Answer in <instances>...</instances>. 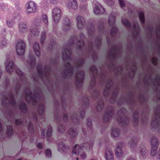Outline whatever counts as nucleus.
I'll list each match as a JSON object with an SVG mask.
<instances>
[{"label":"nucleus","mask_w":160,"mask_h":160,"mask_svg":"<svg viewBox=\"0 0 160 160\" xmlns=\"http://www.w3.org/2000/svg\"><path fill=\"white\" fill-rule=\"evenodd\" d=\"M157 148H155L151 147V150L150 152L151 155L152 156H154L155 155H157Z\"/></svg>","instance_id":"dca6fc26"},{"label":"nucleus","mask_w":160,"mask_h":160,"mask_svg":"<svg viewBox=\"0 0 160 160\" xmlns=\"http://www.w3.org/2000/svg\"><path fill=\"white\" fill-rule=\"evenodd\" d=\"M52 133V129L49 128L47 132V136L48 137H50L51 136Z\"/></svg>","instance_id":"cd10ccee"},{"label":"nucleus","mask_w":160,"mask_h":160,"mask_svg":"<svg viewBox=\"0 0 160 160\" xmlns=\"http://www.w3.org/2000/svg\"><path fill=\"white\" fill-rule=\"evenodd\" d=\"M76 160H78V158H76Z\"/></svg>","instance_id":"09e8293b"},{"label":"nucleus","mask_w":160,"mask_h":160,"mask_svg":"<svg viewBox=\"0 0 160 160\" xmlns=\"http://www.w3.org/2000/svg\"><path fill=\"white\" fill-rule=\"evenodd\" d=\"M33 49L35 53L38 56L40 55V48L38 43L37 42H35L33 45Z\"/></svg>","instance_id":"ddd939ff"},{"label":"nucleus","mask_w":160,"mask_h":160,"mask_svg":"<svg viewBox=\"0 0 160 160\" xmlns=\"http://www.w3.org/2000/svg\"><path fill=\"white\" fill-rule=\"evenodd\" d=\"M22 124V122L21 120H16V124L17 125H19Z\"/></svg>","instance_id":"ea45409f"},{"label":"nucleus","mask_w":160,"mask_h":160,"mask_svg":"<svg viewBox=\"0 0 160 160\" xmlns=\"http://www.w3.org/2000/svg\"><path fill=\"white\" fill-rule=\"evenodd\" d=\"M59 151H64L65 148L64 144L62 143H59L58 145Z\"/></svg>","instance_id":"4be33fe9"},{"label":"nucleus","mask_w":160,"mask_h":160,"mask_svg":"<svg viewBox=\"0 0 160 160\" xmlns=\"http://www.w3.org/2000/svg\"><path fill=\"white\" fill-rule=\"evenodd\" d=\"M45 37L46 36L45 34H43L42 35L41 39V43H42L44 42L45 38Z\"/></svg>","instance_id":"473e14b6"},{"label":"nucleus","mask_w":160,"mask_h":160,"mask_svg":"<svg viewBox=\"0 0 160 160\" xmlns=\"http://www.w3.org/2000/svg\"><path fill=\"white\" fill-rule=\"evenodd\" d=\"M6 65V70L8 72H10L13 70V62L10 60H7L5 63Z\"/></svg>","instance_id":"0eeeda50"},{"label":"nucleus","mask_w":160,"mask_h":160,"mask_svg":"<svg viewBox=\"0 0 160 160\" xmlns=\"http://www.w3.org/2000/svg\"><path fill=\"white\" fill-rule=\"evenodd\" d=\"M136 143V142L133 140L132 139L129 141L128 143V146L130 147H132V146L135 145Z\"/></svg>","instance_id":"b1692460"},{"label":"nucleus","mask_w":160,"mask_h":160,"mask_svg":"<svg viewBox=\"0 0 160 160\" xmlns=\"http://www.w3.org/2000/svg\"><path fill=\"white\" fill-rule=\"evenodd\" d=\"M76 134V133L75 132L73 131L70 133V134L72 137H74Z\"/></svg>","instance_id":"f704fd0d"},{"label":"nucleus","mask_w":160,"mask_h":160,"mask_svg":"<svg viewBox=\"0 0 160 160\" xmlns=\"http://www.w3.org/2000/svg\"><path fill=\"white\" fill-rule=\"evenodd\" d=\"M58 1V0H50V2L53 4L57 3Z\"/></svg>","instance_id":"72a5a7b5"},{"label":"nucleus","mask_w":160,"mask_h":160,"mask_svg":"<svg viewBox=\"0 0 160 160\" xmlns=\"http://www.w3.org/2000/svg\"><path fill=\"white\" fill-rule=\"evenodd\" d=\"M17 160H22V159L21 158H19Z\"/></svg>","instance_id":"49530a36"},{"label":"nucleus","mask_w":160,"mask_h":160,"mask_svg":"<svg viewBox=\"0 0 160 160\" xmlns=\"http://www.w3.org/2000/svg\"><path fill=\"white\" fill-rule=\"evenodd\" d=\"M123 147V144L122 142L119 143L117 145L115 154L116 157L118 158L119 159L123 156V153L122 149Z\"/></svg>","instance_id":"7ed1b4c3"},{"label":"nucleus","mask_w":160,"mask_h":160,"mask_svg":"<svg viewBox=\"0 0 160 160\" xmlns=\"http://www.w3.org/2000/svg\"><path fill=\"white\" fill-rule=\"evenodd\" d=\"M26 6L27 12L28 13H33L36 10V5L33 1H30L28 2Z\"/></svg>","instance_id":"39448f33"},{"label":"nucleus","mask_w":160,"mask_h":160,"mask_svg":"<svg viewBox=\"0 0 160 160\" xmlns=\"http://www.w3.org/2000/svg\"><path fill=\"white\" fill-rule=\"evenodd\" d=\"M158 131L160 132V127H159V128L158 129Z\"/></svg>","instance_id":"de8ad7c7"},{"label":"nucleus","mask_w":160,"mask_h":160,"mask_svg":"<svg viewBox=\"0 0 160 160\" xmlns=\"http://www.w3.org/2000/svg\"><path fill=\"white\" fill-rule=\"evenodd\" d=\"M112 114V113L111 112H110L109 113H106L104 117V120H108L109 119Z\"/></svg>","instance_id":"a211bd4d"},{"label":"nucleus","mask_w":160,"mask_h":160,"mask_svg":"<svg viewBox=\"0 0 160 160\" xmlns=\"http://www.w3.org/2000/svg\"><path fill=\"white\" fill-rule=\"evenodd\" d=\"M152 63L154 65H155L156 63L157 59L155 58H153L152 59Z\"/></svg>","instance_id":"e433bc0d"},{"label":"nucleus","mask_w":160,"mask_h":160,"mask_svg":"<svg viewBox=\"0 0 160 160\" xmlns=\"http://www.w3.org/2000/svg\"><path fill=\"white\" fill-rule=\"evenodd\" d=\"M45 131L44 130H42L41 132V135L42 137V138H43V136H44L45 133Z\"/></svg>","instance_id":"58836bf2"},{"label":"nucleus","mask_w":160,"mask_h":160,"mask_svg":"<svg viewBox=\"0 0 160 160\" xmlns=\"http://www.w3.org/2000/svg\"><path fill=\"white\" fill-rule=\"evenodd\" d=\"M77 25L79 28H81L83 26L84 19L81 16H78L76 18Z\"/></svg>","instance_id":"4468645a"},{"label":"nucleus","mask_w":160,"mask_h":160,"mask_svg":"<svg viewBox=\"0 0 160 160\" xmlns=\"http://www.w3.org/2000/svg\"><path fill=\"white\" fill-rule=\"evenodd\" d=\"M115 18L113 16L110 17L108 18V24L109 25H111L114 23Z\"/></svg>","instance_id":"6ab92c4d"},{"label":"nucleus","mask_w":160,"mask_h":160,"mask_svg":"<svg viewBox=\"0 0 160 160\" xmlns=\"http://www.w3.org/2000/svg\"><path fill=\"white\" fill-rule=\"evenodd\" d=\"M45 153L47 156L50 157L51 156V152L50 150L47 149L45 151Z\"/></svg>","instance_id":"bb28decb"},{"label":"nucleus","mask_w":160,"mask_h":160,"mask_svg":"<svg viewBox=\"0 0 160 160\" xmlns=\"http://www.w3.org/2000/svg\"><path fill=\"white\" fill-rule=\"evenodd\" d=\"M19 32L22 34L25 33L27 31V26L24 22H21L19 25Z\"/></svg>","instance_id":"1a4fd4ad"},{"label":"nucleus","mask_w":160,"mask_h":160,"mask_svg":"<svg viewBox=\"0 0 160 160\" xmlns=\"http://www.w3.org/2000/svg\"><path fill=\"white\" fill-rule=\"evenodd\" d=\"M127 160H136L134 158H130L129 159H128Z\"/></svg>","instance_id":"37998d69"},{"label":"nucleus","mask_w":160,"mask_h":160,"mask_svg":"<svg viewBox=\"0 0 160 160\" xmlns=\"http://www.w3.org/2000/svg\"><path fill=\"white\" fill-rule=\"evenodd\" d=\"M20 109L22 111L24 112L27 108V107L25 103H23L20 106Z\"/></svg>","instance_id":"a878e982"},{"label":"nucleus","mask_w":160,"mask_h":160,"mask_svg":"<svg viewBox=\"0 0 160 160\" xmlns=\"http://www.w3.org/2000/svg\"><path fill=\"white\" fill-rule=\"evenodd\" d=\"M16 49L17 52L19 55H22L25 52V45L24 42L22 40H19L16 44Z\"/></svg>","instance_id":"f03ea898"},{"label":"nucleus","mask_w":160,"mask_h":160,"mask_svg":"<svg viewBox=\"0 0 160 160\" xmlns=\"http://www.w3.org/2000/svg\"><path fill=\"white\" fill-rule=\"evenodd\" d=\"M7 45L6 40L4 39L0 42V47H3L6 46Z\"/></svg>","instance_id":"5701e85b"},{"label":"nucleus","mask_w":160,"mask_h":160,"mask_svg":"<svg viewBox=\"0 0 160 160\" xmlns=\"http://www.w3.org/2000/svg\"><path fill=\"white\" fill-rule=\"evenodd\" d=\"M28 97L27 95V96H26V99H27V100H28Z\"/></svg>","instance_id":"c03bdc74"},{"label":"nucleus","mask_w":160,"mask_h":160,"mask_svg":"<svg viewBox=\"0 0 160 160\" xmlns=\"http://www.w3.org/2000/svg\"><path fill=\"white\" fill-rule=\"evenodd\" d=\"M119 4L121 7H123L125 6V3L123 0H118Z\"/></svg>","instance_id":"c85d7f7f"},{"label":"nucleus","mask_w":160,"mask_h":160,"mask_svg":"<svg viewBox=\"0 0 160 160\" xmlns=\"http://www.w3.org/2000/svg\"><path fill=\"white\" fill-rule=\"evenodd\" d=\"M35 31H36V33L34 34V35H38V30H36V29H35Z\"/></svg>","instance_id":"79ce46f5"},{"label":"nucleus","mask_w":160,"mask_h":160,"mask_svg":"<svg viewBox=\"0 0 160 160\" xmlns=\"http://www.w3.org/2000/svg\"><path fill=\"white\" fill-rule=\"evenodd\" d=\"M123 24L126 26H128L130 24L129 22L126 20H123Z\"/></svg>","instance_id":"c756f323"},{"label":"nucleus","mask_w":160,"mask_h":160,"mask_svg":"<svg viewBox=\"0 0 160 160\" xmlns=\"http://www.w3.org/2000/svg\"><path fill=\"white\" fill-rule=\"evenodd\" d=\"M120 134L119 130L116 128H114L112 130L111 135L113 137H118Z\"/></svg>","instance_id":"2eb2a0df"},{"label":"nucleus","mask_w":160,"mask_h":160,"mask_svg":"<svg viewBox=\"0 0 160 160\" xmlns=\"http://www.w3.org/2000/svg\"><path fill=\"white\" fill-rule=\"evenodd\" d=\"M7 23L9 27H11L13 25V23L12 21H8L7 22Z\"/></svg>","instance_id":"2f4dec72"},{"label":"nucleus","mask_w":160,"mask_h":160,"mask_svg":"<svg viewBox=\"0 0 160 160\" xmlns=\"http://www.w3.org/2000/svg\"><path fill=\"white\" fill-rule=\"evenodd\" d=\"M38 147L39 148H41L42 147V144L41 143H39L38 144Z\"/></svg>","instance_id":"a19ab883"},{"label":"nucleus","mask_w":160,"mask_h":160,"mask_svg":"<svg viewBox=\"0 0 160 160\" xmlns=\"http://www.w3.org/2000/svg\"><path fill=\"white\" fill-rule=\"evenodd\" d=\"M43 21L45 23V25L47 26L48 25V20L47 16L46 15H43L42 16Z\"/></svg>","instance_id":"f3484780"},{"label":"nucleus","mask_w":160,"mask_h":160,"mask_svg":"<svg viewBox=\"0 0 160 160\" xmlns=\"http://www.w3.org/2000/svg\"><path fill=\"white\" fill-rule=\"evenodd\" d=\"M70 65L69 63H68V65H67V66H69Z\"/></svg>","instance_id":"8fccbe9b"},{"label":"nucleus","mask_w":160,"mask_h":160,"mask_svg":"<svg viewBox=\"0 0 160 160\" xmlns=\"http://www.w3.org/2000/svg\"><path fill=\"white\" fill-rule=\"evenodd\" d=\"M90 160H96L94 159H91Z\"/></svg>","instance_id":"a18cd8bd"},{"label":"nucleus","mask_w":160,"mask_h":160,"mask_svg":"<svg viewBox=\"0 0 160 160\" xmlns=\"http://www.w3.org/2000/svg\"><path fill=\"white\" fill-rule=\"evenodd\" d=\"M138 16L141 21L142 22H144V18L143 13L142 12H139L138 14Z\"/></svg>","instance_id":"412c9836"},{"label":"nucleus","mask_w":160,"mask_h":160,"mask_svg":"<svg viewBox=\"0 0 160 160\" xmlns=\"http://www.w3.org/2000/svg\"><path fill=\"white\" fill-rule=\"evenodd\" d=\"M104 11L103 8L100 5L96 6L93 9L94 12L96 14L103 13Z\"/></svg>","instance_id":"f8f14e48"},{"label":"nucleus","mask_w":160,"mask_h":160,"mask_svg":"<svg viewBox=\"0 0 160 160\" xmlns=\"http://www.w3.org/2000/svg\"><path fill=\"white\" fill-rule=\"evenodd\" d=\"M12 128L11 126H9L7 128V134L8 136H10L13 134Z\"/></svg>","instance_id":"aec40b11"},{"label":"nucleus","mask_w":160,"mask_h":160,"mask_svg":"<svg viewBox=\"0 0 160 160\" xmlns=\"http://www.w3.org/2000/svg\"><path fill=\"white\" fill-rule=\"evenodd\" d=\"M82 0L84 2V1H86V0Z\"/></svg>","instance_id":"3c124183"},{"label":"nucleus","mask_w":160,"mask_h":160,"mask_svg":"<svg viewBox=\"0 0 160 160\" xmlns=\"http://www.w3.org/2000/svg\"><path fill=\"white\" fill-rule=\"evenodd\" d=\"M151 124L153 127H158L160 123L158 121V122H157L156 121H154Z\"/></svg>","instance_id":"393cba45"},{"label":"nucleus","mask_w":160,"mask_h":160,"mask_svg":"<svg viewBox=\"0 0 160 160\" xmlns=\"http://www.w3.org/2000/svg\"><path fill=\"white\" fill-rule=\"evenodd\" d=\"M90 148L89 145L87 143L75 144L73 148L72 155H77L81 159H84L86 158L85 152L88 151Z\"/></svg>","instance_id":"f257e3e1"},{"label":"nucleus","mask_w":160,"mask_h":160,"mask_svg":"<svg viewBox=\"0 0 160 160\" xmlns=\"http://www.w3.org/2000/svg\"><path fill=\"white\" fill-rule=\"evenodd\" d=\"M52 16L54 21L58 22L60 19L61 16V11L58 8H56L52 10Z\"/></svg>","instance_id":"20e7f679"},{"label":"nucleus","mask_w":160,"mask_h":160,"mask_svg":"<svg viewBox=\"0 0 160 160\" xmlns=\"http://www.w3.org/2000/svg\"><path fill=\"white\" fill-rule=\"evenodd\" d=\"M29 130L31 132H34V129L33 126L32 124H30L29 126Z\"/></svg>","instance_id":"7c9ffc66"},{"label":"nucleus","mask_w":160,"mask_h":160,"mask_svg":"<svg viewBox=\"0 0 160 160\" xmlns=\"http://www.w3.org/2000/svg\"><path fill=\"white\" fill-rule=\"evenodd\" d=\"M139 152L141 156L143 158H146L148 156V150L143 145L140 146L139 148Z\"/></svg>","instance_id":"9d476101"},{"label":"nucleus","mask_w":160,"mask_h":160,"mask_svg":"<svg viewBox=\"0 0 160 160\" xmlns=\"http://www.w3.org/2000/svg\"><path fill=\"white\" fill-rule=\"evenodd\" d=\"M66 6L69 8L76 9L78 6L77 1L76 0H68Z\"/></svg>","instance_id":"423d86ee"},{"label":"nucleus","mask_w":160,"mask_h":160,"mask_svg":"<svg viewBox=\"0 0 160 160\" xmlns=\"http://www.w3.org/2000/svg\"><path fill=\"white\" fill-rule=\"evenodd\" d=\"M105 158L106 160H114V155L112 150L109 149L106 150Z\"/></svg>","instance_id":"6e6552de"},{"label":"nucleus","mask_w":160,"mask_h":160,"mask_svg":"<svg viewBox=\"0 0 160 160\" xmlns=\"http://www.w3.org/2000/svg\"><path fill=\"white\" fill-rule=\"evenodd\" d=\"M151 147L158 148L159 144L158 139L156 137L152 138L150 142Z\"/></svg>","instance_id":"9b49d317"},{"label":"nucleus","mask_w":160,"mask_h":160,"mask_svg":"<svg viewBox=\"0 0 160 160\" xmlns=\"http://www.w3.org/2000/svg\"><path fill=\"white\" fill-rule=\"evenodd\" d=\"M16 72L18 74L21 75L22 74V72L19 69H17L16 70Z\"/></svg>","instance_id":"4c0bfd02"},{"label":"nucleus","mask_w":160,"mask_h":160,"mask_svg":"<svg viewBox=\"0 0 160 160\" xmlns=\"http://www.w3.org/2000/svg\"><path fill=\"white\" fill-rule=\"evenodd\" d=\"M157 158H160V147L159 148L158 151L157 152Z\"/></svg>","instance_id":"c9c22d12"}]
</instances>
